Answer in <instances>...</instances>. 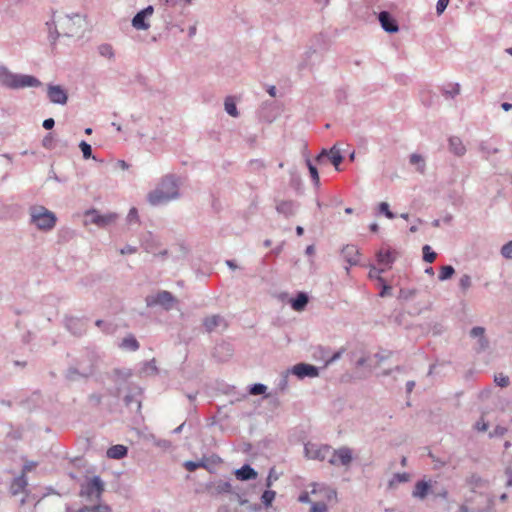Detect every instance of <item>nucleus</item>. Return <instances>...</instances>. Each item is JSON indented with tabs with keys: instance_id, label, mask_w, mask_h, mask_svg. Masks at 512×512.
I'll return each instance as SVG.
<instances>
[{
	"instance_id": "obj_3",
	"label": "nucleus",
	"mask_w": 512,
	"mask_h": 512,
	"mask_svg": "<svg viewBox=\"0 0 512 512\" xmlns=\"http://www.w3.org/2000/svg\"><path fill=\"white\" fill-rule=\"evenodd\" d=\"M84 19L80 14L60 16L55 22V28H49L50 38L55 40L61 35L73 37L83 27Z\"/></svg>"
},
{
	"instance_id": "obj_51",
	"label": "nucleus",
	"mask_w": 512,
	"mask_h": 512,
	"mask_svg": "<svg viewBox=\"0 0 512 512\" xmlns=\"http://www.w3.org/2000/svg\"><path fill=\"white\" fill-rule=\"evenodd\" d=\"M310 512H327V506L324 502L312 503Z\"/></svg>"
},
{
	"instance_id": "obj_49",
	"label": "nucleus",
	"mask_w": 512,
	"mask_h": 512,
	"mask_svg": "<svg viewBox=\"0 0 512 512\" xmlns=\"http://www.w3.org/2000/svg\"><path fill=\"white\" fill-rule=\"evenodd\" d=\"M383 272L381 269H377L376 267H372L369 271V277L372 279H377L379 282L384 283V279L380 276Z\"/></svg>"
},
{
	"instance_id": "obj_56",
	"label": "nucleus",
	"mask_w": 512,
	"mask_h": 512,
	"mask_svg": "<svg viewBox=\"0 0 512 512\" xmlns=\"http://www.w3.org/2000/svg\"><path fill=\"white\" fill-rule=\"evenodd\" d=\"M343 352H344V349H341V350L335 352L330 358H328L326 360L325 365L328 366V365L334 363L335 361L339 360L341 358Z\"/></svg>"
},
{
	"instance_id": "obj_19",
	"label": "nucleus",
	"mask_w": 512,
	"mask_h": 512,
	"mask_svg": "<svg viewBox=\"0 0 512 512\" xmlns=\"http://www.w3.org/2000/svg\"><path fill=\"white\" fill-rule=\"evenodd\" d=\"M236 478L240 481H249L256 479L257 472L249 464L243 465L241 468L236 469L234 472Z\"/></svg>"
},
{
	"instance_id": "obj_26",
	"label": "nucleus",
	"mask_w": 512,
	"mask_h": 512,
	"mask_svg": "<svg viewBox=\"0 0 512 512\" xmlns=\"http://www.w3.org/2000/svg\"><path fill=\"white\" fill-rule=\"evenodd\" d=\"M309 298L308 295L304 292H300L297 294L295 298L291 300V307L295 311H302L306 305L308 304Z\"/></svg>"
},
{
	"instance_id": "obj_1",
	"label": "nucleus",
	"mask_w": 512,
	"mask_h": 512,
	"mask_svg": "<svg viewBox=\"0 0 512 512\" xmlns=\"http://www.w3.org/2000/svg\"><path fill=\"white\" fill-rule=\"evenodd\" d=\"M181 176L168 173L162 176L156 187L146 196L147 202L154 207L166 205L181 198Z\"/></svg>"
},
{
	"instance_id": "obj_48",
	"label": "nucleus",
	"mask_w": 512,
	"mask_h": 512,
	"mask_svg": "<svg viewBox=\"0 0 512 512\" xmlns=\"http://www.w3.org/2000/svg\"><path fill=\"white\" fill-rule=\"evenodd\" d=\"M459 286L462 290L466 291L471 286V277L467 274L461 276L459 280Z\"/></svg>"
},
{
	"instance_id": "obj_23",
	"label": "nucleus",
	"mask_w": 512,
	"mask_h": 512,
	"mask_svg": "<svg viewBox=\"0 0 512 512\" xmlns=\"http://www.w3.org/2000/svg\"><path fill=\"white\" fill-rule=\"evenodd\" d=\"M449 150L456 156H463L466 153V147L463 141L456 136L449 138Z\"/></svg>"
},
{
	"instance_id": "obj_64",
	"label": "nucleus",
	"mask_w": 512,
	"mask_h": 512,
	"mask_svg": "<svg viewBox=\"0 0 512 512\" xmlns=\"http://www.w3.org/2000/svg\"><path fill=\"white\" fill-rule=\"evenodd\" d=\"M42 125L46 130H51L55 125V121L53 118H47L43 121Z\"/></svg>"
},
{
	"instance_id": "obj_6",
	"label": "nucleus",
	"mask_w": 512,
	"mask_h": 512,
	"mask_svg": "<svg viewBox=\"0 0 512 512\" xmlns=\"http://www.w3.org/2000/svg\"><path fill=\"white\" fill-rule=\"evenodd\" d=\"M353 461V451L351 448L343 446L332 450L328 458L329 464L333 466L349 467Z\"/></svg>"
},
{
	"instance_id": "obj_52",
	"label": "nucleus",
	"mask_w": 512,
	"mask_h": 512,
	"mask_svg": "<svg viewBox=\"0 0 512 512\" xmlns=\"http://www.w3.org/2000/svg\"><path fill=\"white\" fill-rule=\"evenodd\" d=\"M450 0H438L436 4V12L438 15H441L445 9L447 8Z\"/></svg>"
},
{
	"instance_id": "obj_43",
	"label": "nucleus",
	"mask_w": 512,
	"mask_h": 512,
	"mask_svg": "<svg viewBox=\"0 0 512 512\" xmlns=\"http://www.w3.org/2000/svg\"><path fill=\"white\" fill-rule=\"evenodd\" d=\"M183 466L188 471L193 472L200 467L205 468L206 464L203 461L195 462V461L188 460V461L184 462Z\"/></svg>"
},
{
	"instance_id": "obj_58",
	"label": "nucleus",
	"mask_w": 512,
	"mask_h": 512,
	"mask_svg": "<svg viewBox=\"0 0 512 512\" xmlns=\"http://www.w3.org/2000/svg\"><path fill=\"white\" fill-rule=\"evenodd\" d=\"M474 427L477 431L484 432L488 429V424L483 419H481L475 423Z\"/></svg>"
},
{
	"instance_id": "obj_10",
	"label": "nucleus",
	"mask_w": 512,
	"mask_h": 512,
	"mask_svg": "<svg viewBox=\"0 0 512 512\" xmlns=\"http://www.w3.org/2000/svg\"><path fill=\"white\" fill-rule=\"evenodd\" d=\"M154 13V7L149 5L137 12L131 20V25L136 30H148L150 28L149 19Z\"/></svg>"
},
{
	"instance_id": "obj_37",
	"label": "nucleus",
	"mask_w": 512,
	"mask_h": 512,
	"mask_svg": "<svg viewBox=\"0 0 512 512\" xmlns=\"http://www.w3.org/2000/svg\"><path fill=\"white\" fill-rule=\"evenodd\" d=\"M312 486H313V489L311 491L312 494H316L317 491H318V488H319V490H324L325 491V494H326V497H327L328 500H331L332 498H336V491L335 490L327 488V487H325L323 485L316 484V483H314Z\"/></svg>"
},
{
	"instance_id": "obj_32",
	"label": "nucleus",
	"mask_w": 512,
	"mask_h": 512,
	"mask_svg": "<svg viewBox=\"0 0 512 512\" xmlns=\"http://www.w3.org/2000/svg\"><path fill=\"white\" fill-rule=\"evenodd\" d=\"M276 209L279 213L290 216L295 213L296 204L292 201H282L277 205Z\"/></svg>"
},
{
	"instance_id": "obj_59",
	"label": "nucleus",
	"mask_w": 512,
	"mask_h": 512,
	"mask_svg": "<svg viewBox=\"0 0 512 512\" xmlns=\"http://www.w3.org/2000/svg\"><path fill=\"white\" fill-rule=\"evenodd\" d=\"M137 252V248L131 245H125L123 248L120 249V253L125 254H134Z\"/></svg>"
},
{
	"instance_id": "obj_42",
	"label": "nucleus",
	"mask_w": 512,
	"mask_h": 512,
	"mask_svg": "<svg viewBox=\"0 0 512 512\" xmlns=\"http://www.w3.org/2000/svg\"><path fill=\"white\" fill-rule=\"evenodd\" d=\"M267 390V386L262 383H256L249 387V392L251 395H262L265 394Z\"/></svg>"
},
{
	"instance_id": "obj_25",
	"label": "nucleus",
	"mask_w": 512,
	"mask_h": 512,
	"mask_svg": "<svg viewBox=\"0 0 512 512\" xmlns=\"http://www.w3.org/2000/svg\"><path fill=\"white\" fill-rule=\"evenodd\" d=\"M65 377L67 380L69 381H80L82 379H87L89 378L90 376H84L82 374V369L81 367H79L78 365H76L75 363L73 365H71L67 370H66V374H65Z\"/></svg>"
},
{
	"instance_id": "obj_7",
	"label": "nucleus",
	"mask_w": 512,
	"mask_h": 512,
	"mask_svg": "<svg viewBox=\"0 0 512 512\" xmlns=\"http://www.w3.org/2000/svg\"><path fill=\"white\" fill-rule=\"evenodd\" d=\"M331 446L308 442L304 446L305 456L309 459L323 461L330 457Z\"/></svg>"
},
{
	"instance_id": "obj_44",
	"label": "nucleus",
	"mask_w": 512,
	"mask_h": 512,
	"mask_svg": "<svg viewBox=\"0 0 512 512\" xmlns=\"http://www.w3.org/2000/svg\"><path fill=\"white\" fill-rule=\"evenodd\" d=\"M79 148L82 151L84 159H89L92 157V148L91 145L88 144L86 141H81L79 143Z\"/></svg>"
},
{
	"instance_id": "obj_55",
	"label": "nucleus",
	"mask_w": 512,
	"mask_h": 512,
	"mask_svg": "<svg viewBox=\"0 0 512 512\" xmlns=\"http://www.w3.org/2000/svg\"><path fill=\"white\" fill-rule=\"evenodd\" d=\"M507 429L503 426H496L494 430L490 433V437H501L505 435Z\"/></svg>"
},
{
	"instance_id": "obj_63",
	"label": "nucleus",
	"mask_w": 512,
	"mask_h": 512,
	"mask_svg": "<svg viewBox=\"0 0 512 512\" xmlns=\"http://www.w3.org/2000/svg\"><path fill=\"white\" fill-rule=\"evenodd\" d=\"M65 512H91L89 506H83L78 510L72 509L71 506L67 505L65 508Z\"/></svg>"
},
{
	"instance_id": "obj_41",
	"label": "nucleus",
	"mask_w": 512,
	"mask_h": 512,
	"mask_svg": "<svg viewBox=\"0 0 512 512\" xmlns=\"http://www.w3.org/2000/svg\"><path fill=\"white\" fill-rule=\"evenodd\" d=\"M423 260L428 263H432L436 258V253L431 250L429 245H424L423 248Z\"/></svg>"
},
{
	"instance_id": "obj_9",
	"label": "nucleus",
	"mask_w": 512,
	"mask_h": 512,
	"mask_svg": "<svg viewBox=\"0 0 512 512\" xmlns=\"http://www.w3.org/2000/svg\"><path fill=\"white\" fill-rule=\"evenodd\" d=\"M174 301L175 299L173 295L168 291H160L146 297V304L148 307L161 306L165 310L171 309Z\"/></svg>"
},
{
	"instance_id": "obj_40",
	"label": "nucleus",
	"mask_w": 512,
	"mask_h": 512,
	"mask_svg": "<svg viewBox=\"0 0 512 512\" xmlns=\"http://www.w3.org/2000/svg\"><path fill=\"white\" fill-rule=\"evenodd\" d=\"M377 261L381 265H390L392 263V256L389 251H379L377 254Z\"/></svg>"
},
{
	"instance_id": "obj_30",
	"label": "nucleus",
	"mask_w": 512,
	"mask_h": 512,
	"mask_svg": "<svg viewBox=\"0 0 512 512\" xmlns=\"http://www.w3.org/2000/svg\"><path fill=\"white\" fill-rule=\"evenodd\" d=\"M142 247L148 253L154 255L157 254V240L152 236L151 233H148L147 236L142 240Z\"/></svg>"
},
{
	"instance_id": "obj_16",
	"label": "nucleus",
	"mask_w": 512,
	"mask_h": 512,
	"mask_svg": "<svg viewBox=\"0 0 512 512\" xmlns=\"http://www.w3.org/2000/svg\"><path fill=\"white\" fill-rule=\"evenodd\" d=\"M378 20L384 31L388 33H396L399 31V26L394 17L387 11H381L378 15Z\"/></svg>"
},
{
	"instance_id": "obj_11",
	"label": "nucleus",
	"mask_w": 512,
	"mask_h": 512,
	"mask_svg": "<svg viewBox=\"0 0 512 512\" xmlns=\"http://www.w3.org/2000/svg\"><path fill=\"white\" fill-rule=\"evenodd\" d=\"M47 97L51 103L56 105H66L68 102L67 90L57 84L47 85Z\"/></svg>"
},
{
	"instance_id": "obj_15",
	"label": "nucleus",
	"mask_w": 512,
	"mask_h": 512,
	"mask_svg": "<svg viewBox=\"0 0 512 512\" xmlns=\"http://www.w3.org/2000/svg\"><path fill=\"white\" fill-rule=\"evenodd\" d=\"M141 396L142 389L140 387L130 388L127 395L124 397V402L131 410L140 412L141 410Z\"/></svg>"
},
{
	"instance_id": "obj_60",
	"label": "nucleus",
	"mask_w": 512,
	"mask_h": 512,
	"mask_svg": "<svg viewBox=\"0 0 512 512\" xmlns=\"http://www.w3.org/2000/svg\"><path fill=\"white\" fill-rule=\"evenodd\" d=\"M277 478L278 477L276 475H274V469H271L269 471L268 477L266 479V483H265L266 487L270 488L272 486L273 481L277 480Z\"/></svg>"
},
{
	"instance_id": "obj_2",
	"label": "nucleus",
	"mask_w": 512,
	"mask_h": 512,
	"mask_svg": "<svg viewBox=\"0 0 512 512\" xmlns=\"http://www.w3.org/2000/svg\"><path fill=\"white\" fill-rule=\"evenodd\" d=\"M0 83L9 89L37 88L42 85L35 76L19 74L10 71L5 65H0Z\"/></svg>"
},
{
	"instance_id": "obj_12",
	"label": "nucleus",
	"mask_w": 512,
	"mask_h": 512,
	"mask_svg": "<svg viewBox=\"0 0 512 512\" xmlns=\"http://www.w3.org/2000/svg\"><path fill=\"white\" fill-rule=\"evenodd\" d=\"M87 221L95 224L99 227H106L111 224L116 219V214L108 213V214H100L97 210H89L86 212Z\"/></svg>"
},
{
	"instance_id": "obj_36",
	"label": "nucleus",
	"mask_w": 512,
	"mask_h": 512,
	"mask_svg": "<svg viewBox=\"0 0 512 512\" xmlns=\"http://www.w3.org/2000/svg\"><path fill=\"white\" fill-rule=\"evenodd\" d=\"M306 165L308 167V170H309V173H310V176L312 178L314 185L318 186L320 183V180H319V173H318L316 166L312 164L310 159L306 160Z\"/></svg>"
},
{
	"instance_id": "obj_54",
	"label": "nucleus",
	"mask_w": 512,
	"mask_h": 512,
	"mask_svg": "<svg viewBox=\"0 0 512 512\" xmlns=\"http://www.w3.org/2000/svg\"><path fill=\"white\" fill-rule=\"evenodd\" d=\"M77 324H80V321L76 320V319H69V320H67V323H66L68 329L71 330V332L73 334H81L83 331L81 328L75 329V330H73V328H72V325H77Z\"/></svg>"
},
{
	"instance_id": "obj_34",
	"label": "nucleus",
	"mask_w": 512,
	"mask_h": 512,
	"mask_svg": "<svg viewBox=\"0 0 512 512\" xmlns=\"http://www.w3.org/2000/svg\"><path fill=\"white\" fill-rule=\"evenodd\" d=\"M479 150L485 158L498 152V149L488 141H482L479 145Z\"/></svg>"
},
{
	"instance_id": "obj_35",
	"label": "nucleus",
	"mask_w": 512,
	"mask_h": 512,
	"mask_svg": "<svg viewBox=\"0 0 512 512\" xmlns=\"http://www.w3.org/2000/svg\"><path fill=\"white\" fill-rule=\"evenodd\" d=\"M409 480V474L407 473H396L390 479L388 485L390 488H393L398 483H404Z\"/></svg>"
},
{
	"instance_id": "obj_13",
	"label": "nucleus",
	"mask_w": 512,
	"mask_h": 512,
	"mask_svg": "<svg viewBox=\"0 0 512 512\" xmlns=\"http://www.w3.org/2000/svg\"><path fill=\"white\" fill-rule=\"evenodd\" d=\"M325 158H328L336 170H340L339 165L343 160L340 150L334 145L330 150L322 149L320 154L316 157V162L321 164Z\"/></svg>"
},
{
	"instance_id": "obj_38",
	"label": "nucleus",
	"mask_w": 512,
	"mask_h": 512,
	"mask_svg": "<svg viewBox=\"0 0 512 512\" xmlns=\"http://www.w3.org/2000/svg\"><path fill=\"white\" fill-rule=\"evenodd\" d=\"M454 273L455 269L451 265L442 266L438 278L440 281H445L451 278Z\"/></svg>"
},
{
	"instance_id": "obj_45",
	"label": "nucleus",
	"mask_w": 512,
	"mask_h": 512,
	"mask_svg": "<svg viewBox=\"0 0 512 512\" xmlns=\"http://www.w3.org/2000/svg\"><path fill=\"white\" fill-rule=\"evenodd\" d=\"M379 212L384 214L388 219H394L395 214L390 210L387 202H381L379 204Z\"/></svg>"
},
{
	"instance_id": "obj_61",
	"label": "nucleus",
	"mask_w": 512,
	"mask_h": 512,
	"mask_svg": "<svg viewBox=\"0 0 512 512\" xmlns=\"http://www.w3.org/2000/svg\"><path fill=\"white\" fill-rule=\"evenodd\" d=\"M155 445L163 449H169L171 447V442L165 439H159L155 441Z\"/></svg>"
},
{
	"instance_id": "obj_24",
	"label": "nucleus",
	"mask_w": 512,
	"mask_h": 512,
	"mask_svg": "<svg viewBox=\"0 0 512 512\" xmlns=\"http://www.w3.org/2000/svg\"><path fill=\"white\" fill-rule=\"evenodd\" d=\"M127 453H128V449L126 446L117 444V445H113L112 447H110L107 450L106 455L110 459L119 460V459L124 458L127 455Z\"/></svg>"
},
{
	"instance_id": "obj_5",
	"label": "nucleus",
	"mask_w": 512,
	"mask_h": 512,
	"mask_svg": "<svg viewBox=\"0 0 512 512\" xmlns=\"http://www.w3.org/2000/svg\"><path fill=\"white\" fill-rule=\"evenodd\" d=\"M103 491L104 482L96 475L81 485L80 495L89 500H100Z\"/></svg>"
},
{
	"instance_id": "obj_53",
	"label": "nucleus",
	"mask_w": 512,
	"mask_h": 512,
	"mask_svg": "<svg viewBox=\"0 0 512 512\" xmlns=\"http://www.w3.org/2000/svg\"><path fill=\"white\" fill-rule=\"evenodd\" d=\"M91 512H112L110 506L106 504H100L90 507Z\"/></svg>"
},
{
	"instance_id": "obj_57",
	"label": "nucleus",
	"mask_w": 512,
	"mask_h": 512,
	"mask_svg": "<svg viewBox=\"0 0 512 512\" xmlns=\"http://www.w3.org/2000/svg\"><path fill=\"white\" fill-rule=\"evenodd\" d=\"M127 220L129 222H133V221H137L138 220V211L135 207H132L130 210H129V213L127 215Z\"/></svg>"
},
{
	"instance_id": "obj_50",
	"label": "nucleus",
	"mask_w": 512,
	"mask_h": 512,
	"mask_svg": "<svg viewBox=\"0 0 512 512\" xmlns=\"http://www.w3.org/2000/svg\"><path fill=\"white\" fill-rule=\"evenodd\" d=\"M501 254L505 258H512V240L503 245L501 249Z\"/></svg>"
},
{
	"instance_id": "obj_33",
	"label": "nucleus",
	"mask_w": 512,
	"mask_h": 512,
	"mask_svg": "<svg viewBox=\"0 0 512 512\" xmlns=\"http://www.w3.org/2000/svg\"><path fill=\"white\" fill-rule=\"evenodd\" d=\"M120 347L129 351H136L139 349V343L134 336L129 335L122 340Z\"/></svg>"
},
{
	"instance_id": "obj_20",
	"label": "nucleus",
	"mask_w": 512,
	"mask_h": 512,
	"mask_svg": "<svg viewBox=\"0 0 512 512\" xmlns=\"http://www.w3.org/2000/svg\"><path fill=\"white\" fill-rule=\"evenodd\" d=\"M342 256L350 265H357L359 262V251L354 245L344 246Z\"/></svg>"
},
{
	"instance_id": "obj_17",
	"label": "nucleus",
	"mask_w": 512,
	"mask_h": 512,
	"mask_svg": "<svg viewBox=\"0 0 512 512\" xmlns=\"http://www.w3.org/2000/svg\"><path fill=\"white\" fill-rule=\"evenodd\" d=\"M213 491L215 494H234L237 495L241 504L244 501L241 500V497L237 491V489L232 485L231 481L218 480L213 484Z\"/></svg>"
},
{
	"instance_id": "obj_22",
	"label": "nucleus",
	"mask_w": 512,
	"mask_h": 512,
	"mask_svg": "<svg viewBox=\"0 0 512 512\" xmlns=\"http://www.w3.org/2000/svg\"><path fill=\"white\" fill-rule=\"evenodd\" d=\"M203 325L208 332H211L214 329H216L217 327H220V326L225 327L226 322H225L224 318L221 317L220 315H212V316L205 318Z\"/></svg>"
},
{
	"instance_id": "obj_47",
	"label": "nucleus",
	"mask_w": 512,
	"mask_h": 512,
	"mask_svg": "<svg viewBox=\"0 0 512 512\" xmlns=\"http://www.w3.org/2000/svg\"><path fill=\"white\" fill-rule=\"evenodd\" d=\"M495 383L500 387H506L509 385V377L504 374H498L494 377Z\"/></svg>"
},
{
	"instance_id": "obj_39",
	"label": "nucleus",
	"mask_w": 512,
	"mask_h": 512,
	"mask_svg": "<svg viewBox=\"0 0 512 512\" xmlns=\"http://www.w3.org/2000/svg\"><path fill=\"white\" fill-rule=\"evenodd\" d=\"M276 496V492L270 489H267L263 492L261 496V501L265 507L271 506Z\"/></svg>"
},
{
	"instance_id": "obj_28",
	"label": "nucleus",
	"mask_w": 512,
	"mask_h": 512,
	"mask_svg": "<svg viewBox=\"0 0 512 512\" xmlns=\"http://www.w3.org/2000/svg\"><path fill=\"white\" fill-rule=\"evenodd\" d=\"M27 486V480L24 474L20 475L19 477H16L12 484H11V493L13 495H17L19 493H22Z\"/></svg>"
},
{
	"instance_id": "obj_18",
	"label": "nucleus",
	"mask_w": 512,
	"mask_h": 512,
	"mask_svg": "<svg viewBox=\"0 0 512 512\" xmlns=\"http://www.w3.org/2000/svg\"><path fill=\"white\" fill-rule=\"evenodd\" d=\"M431 492V483L426 480H419L416 482L412 491V496L416 499L423 500Z\"/></svg>"
},
{
	"instance_id": "obj_8",
	"label": "nucleus",
	"mask_w": 512,
	"mask_h": 512,
	"mask_svg": "<svg viewBox=\"0 0 512 512\" xmlns=\"http://www.w3.org/2000/svg\"><path fill=\"white\" fill-rule=\"evenodd\" d=\"M98 355L94 351H86L77 360L75 364L81 367L84 376H92L97 367Z\"/></svg>"
},
{
	"instance_id": "obj_14",
	"label": "nucleus",
	"mask_w": 512,
	"mask_h": 512,
	"mask_svg": "<svg viewBox=\"0 0 512 512\" xmlns=\"http://www.w3.org/2000/svg\"><path fill=\"white\" fill-rule=\"evenodd\" d=\"M290 372L299 379H304L306 377L315 378L319 375V369L316 366L307 363H298L294 365L290 369Z\"/></svg>"
},
{
	"instance_id": "obj_31",
	"label": "nucleus",
	"mask_w": 512,
	"mask_h": 512,
	"mask_svg": "<svg viewBox=\"0 0 512 512\" xmlns=\"http://www.w3.org/2000/svg\"><path fill=\"white\" fill-rule=\"evenodd\" d=\"M224 109L228 115L231 117L237 118L239 116V112L236 106V101L234 97L228 96L224 100Z\"/></svg>"
},
{
	"instance_id": "obj_21",
	"label": "nucleus",
	"mask_w": 512,
	"mask_h": 512,
	"mask_svg": "<svg viewBox=\"0 0 512 512\" xmlns=\"http://www.w3.org/2000/svg\"><path fill=\"white\" fill-rule=\"evenodd\" d=\"M484 334H485V329L480 326L473 327L470 331V336L472 338L478 339L479 350H485L489 344V342Z\"/></svg>"
},
{
	"instance_id": "obj_29",
	"label": "nucleus",
	"mask_w": 512,
	"mask_h": 512,
	"mask_svg": "<svg viewBox=\"0 0 512 512\" xmlns=\"http://www.w3.org/2000/svg\"><path fill=\"white\" fill-rule=\"evenodd\" d=\"M97 51L99 55L108 60L115 59V50L113 46L109 43H102L97 47Z\"/></svg>"
},
{
	"instance_id": "obj_62",
	"label": "nucleus",
	"mask_w": 512,
	"mask_h": 512,
	"mask_svg": "<svg viewBox=\"0 0 512 512\" xmlns=\"http://www.w3.org/2000/svg\"><path fill=\"white\" fill-rule=\"evenodd\" d=\"M160 1L163 5L168 6V7H176V6L182 5L181 0H160Z\"/></svg>"
},
{
	"instance_id": "obj_46",
	"label": "nucleus",
	"mask_w": 512,
	"mask_h": 512,
	"mask_svg": "<svg viewBox=\"0 0 512 512\" xmlns=\"http://www.w3.org/2000/svg\"><path fill=\"white\" fill-rule=\"evenodd\" d=\"M410 163H411V164H417V165H419V166H418V170H419L420 172H423V170H424V161H423V159H422V157H421L420 155H418V154H412V155L410 156Z\"/></svg>"
},
{
	"instance_id": "obj_4",
	"label": "nucleus",
	"mask_w": 512,
	"mask_h": 512,
	"mask_svg": "<svg viewBox=\"0 0 512 512\" xmlns=\"http://www.w3.org/2000/svg\"><path fill=\"white\" fill-rule=\"evenodd\" d=\"M30 223L41 231L52 230L57 222L55 213L44 206L35 205L29 208Z\"/></svg>"
},
{
	"instance_id": "obj_27",
	"label": "nucleus",
	"mask_w": 512,
	"mask_h": 512,
	"mask_svg": "<svg viewBox=\"0 0 512 512\" xmlns=\"http://www.w3.org/2000/svg\"><path fill=\"white\" fill-rule=\"evenodd\" d=\"M157 372H158V369L156 367V362L154 359H152L150 361L143 362L139 369V374L141 376H152V375H156Z\"/></svg>"
}]
</instances>
